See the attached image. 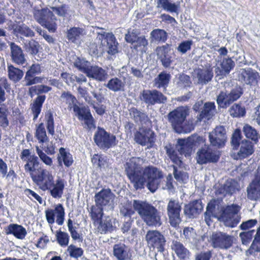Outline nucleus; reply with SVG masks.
I'll return each mask as SVG.
<instances>
[{"label": "nucleus", "instance_id": "obj_1", "mask_svg": "<svg viewBox=\"0 0 260 260\" xmlns=\"http://www.w3.org/2000/svg\"><path fill=\"white\" fill-rule=\"evenodd\" d=\"M33 180L43 190H49L51 196L54 198H60L64 188V180L58 179L55 183L51 173L46 169H42L38 176H32Z\"/></svg>", "mask_w": 260, "mask_h": 260}, {"label": "nucleus", "instance_id": "obj_2", "mask_svg": "<svg viewBox=\"0 0 260 260\" xmlns=\"http://www.w3.org/2000/svg\"><path fill=\"white\" fill-rule=\"evenodd\" d=\"M133 206L146 225L156 227L162 224L160 212L152 205L141 200H134Z\"/></svg>", "mask_w": 260, "mask_h": 260}, {"label": "nucleus", "instance_id": "obj_3", "mask_svg": "<svg viewBox=\"0 0 260 260\" xmlns=\"http://www.w3.org/2000/svg\"><path fill=\"white\" fill-rule=\"evenodd\" d=\"M162 177V172L157 168L153 166L145 167L141 172L136 189L144 188L146 183L148 189L154 192L158 188L159 179Z\"/></svg>", "mask_w": 260, "mask_h": 260}, {"label": "nucleus", "instance_id": "obj_4", "mask_svg": "<svg viewBox=\"0 0 260 260\" xmlns=\"http://www.w3.org/2000/svg\"><path fill=\"white\" fill-rule=\"evenodd\" d=\"M60 98L69 104V108H73L75 115L79 120L84 121V124L88 128L93 127L94 120L88 107H79L76 104V98L70 92L63 91Z\"/></svg>", "mask_w": 260, "mask_h": 260}, {"label": "nucleus", "instance_id": "obj_5", "mask_svg": "<svg viewBox=\"0 0 260 260\" xmlns=\"http://www.w3.org/2000/svg\"><path fill=\"white\" fill-rule=\"evenodd\" d=\"M188 115V109L184 107H179L169 113V122L176 132L188 133L193 129L194 127L192 124H189L187 127L184 126L183 123Z\"/></svg>", "mask_w": 260, "mask_h": 260}, {"label": "nucleus", "instance_id": "obj_6", "mask_svg": "<svg viewBox=\"0 0 260 260\" xmlns=\"http://www.w3.org/2000/svg\"><path fill=\"white\" fill-rule=\"evenodd\" d=\"M240 210L241 207L234 204L223 207L219 220L225 226L234 228L240 221L241 218Z\"/></svg>", "mask_w": 260, "mask_h": 260}, {"label": "nucleus", "instance_id": "obj_7", "mask_svg": "<svg viewBox=\"0 0 260 260\" xmlns=\"http://www.w3.org/2000/svg\"><path fill=\"white\" fill-rule=\"evenodd\" d=\"M144 162V159L141 157H132L124 165L125 174L135 189L141 172V166Z\"/></svg>", "mask_w": 260, "mask_h": 260}, {"label": "nucleus", "instance_id": "obj_8", "mask_svg": "<svg viewBox=\"0 0 260 260\" xmlns=\"http://www.w3.org/2000/svg\"><path fill=\"white\" fill-rule=\"evenodd\" d=\"M182 203L177 199H171L167 206V215L169 222L174 227H177L181 221L180 213L182 209Z\"/></svg>", "mask_w": 260, "mask_h": 260}, {"label": "nucleus", "instance_id": "obj_9", "mask_svg": "<svg viewBox=\"0 0 260 260\" xmlns=\"http://www.w3.org/2000/svg\"><path fill=\"white\" fill-rule=\"evenodd\" d=\"M243 92V89L240 86L235 87L230 92L221 91L217 97V103L220 108H226L234 102L238 100Z\"/></svg>", "mask_w": 260, "mask_h": 260}, {"label": "nucleus", "instance_id": "obj_10", "mask_svg": "<svg viewBox=\"0 0 260 260\" xmlns=\"http://www.w3.org/2000/svg\"><path fill=\"white\" fill-rule=\"evenodd\" d=\"M35 19L49 31L54 32L56 29V18L50 10H42L37 11L34 13Z\"/></svg>", "mask_w": 260, "mask_h": 260}, {"label": "nucleus", "instance_id": "obj_11", "mask_svg": "<svg viewBox=\"0 0 260 260\" xmlns=\"http://www.w3.org/2000/svg\"><path fill=\"white\" fill-rule=\"evenodd\" d=\"M93 32L96 34L98 42H105L107 46H109V54H114L117 52L116 39L113 34L106 32L103 28L99 27H95Z\"/></svg>", "mask_w": 260, "mask_h": 260}, {"label": "nucleus", "instance_id": "obj_12", "mask_svg": "<svg viewBox=\"0 0 260 260\" xmlns=\"http://www.w3.org/2000/svg\"><path fill=\"white\" fill-rule=\"evenodd\" d=\"M154 133L149 128L142 127L134 134L135 141L141 146L152 147L155 142Z\"/></svg>", "mask_w": 260, "mask_h": 260}, {"label": "nucleus", "instance_id": "obj_13", "mask_svg": "<svg viewBox=\"0 0 260 260\" xmlns=\"http://www.w3.org/2000/svg\"><path fill=\"white\" fill-rule=\"evenodd\" d=\"M208 138L212 146L216 148L223 147L227 139L225 127L221 125L216 126L209 133Z\"/></svg>", "mask_w": 260, "mask_h": 260}, {"label": "nucleus", "instance_id": "obj_14", "mask_svg": "<svg viewBox=\"0 0 260 260\" xmlns=\"http://www.w3.org/2000/svg\"><path fill=\"white\" fill-rule=\"evenodd\" d=\"M95 143L103 149H108L116 145V137L107 133L103 128H99L94 136Z\"/></svg>", "mask_w": 260, "mask_h": 260}, {"label": "nucleus", "instance_id": "obj_15", "mask_svg": "<svg viewBox=\"0 0 260 260\" xmlns=\"http://www.w3.org/2000/svg\"><path fill=\"white\" fill-rule=\"evenodd\" d=\"M141 100L148 106L164 104L167 98L161 92L156 90H144L141 94Z\"/></svg>", "mask_w": 260, "mask_h": 260}, {"label": "nucleus", "instance_id": "obj_16", "mask_svg": "<svg viewBox=\"0 0 260 260\" xmlns=\"http://www.w3.org/2000/svg\"><path fill=\"white\" fill-rule=\"evenodd\" d=\"M115 194L110 189H103L94 196V201L98 206L113 210L114 208V201Z\"/></svg>", "mask_w": 260, "mask_h": 260}, {"label": "nucleus", "instance_id": "obj_17", "mask_svg": "<svg viewBox=\"0 0 260 260\" xmlns=\"http://www.w3.org/2000/svg\"><path fill=\"white\" fill-rule=\"evenodd\" d=\"M145 239L148 244L154 248H156L157 251H164L166 240L164 235L158 231H148L145 236Z\"/></svg>", "mask_w": 260, "mask_h": 260}, {"label": "nucleus", "instance_id": "obj_18", "mask_svg": "<svg viewBox=\"0 0 260 260\" xmlns=\"http://www.w3.org/2000/svg\"><path fill=\"white\" fill-rule=\"evenodd\" d=\"M210 239L214 248L228 249L233 243V237L223 232L213 233Z\"/></svg>", "mask_w": 260, "mask_h": 260}, {"label": "nucleus", "instance_id": "obj_19", "mask_svg": "<svg viewBox=\"0 0 260 260\" xmlns=\"http://www.w3.org/2000/svg\"><path fill=\"white\" fill-rule=\"evenodd\" d=\"M171 45L168 44L158 46L155 53L157 59L165 68H169L174 61V58L170 54Z\"/></svg>", "mask_w": 260, "mask_h": 260}, {"label": "nucleus", "instance_id": "obj_20", "mask_svg": "<svg viewBox=\"0 0 260 260\" xmlns=\"http://www.w3.org/2000/svg\"><path fill=\"white\" fill-rule=\"evenodd\" d=\"M213 77L212 69L210 68H196L192 73V80L197 85H206Z\"/></svg>", "mask_w": 260, "mask_h": 260}, {"label": "nucleus", "instance_id": "obj_21", "mask_svg": "<svg viewBox=\"0 0 260 260\" xmlns=\"http://www.w3.org/2000/svg\"><path fill=\"white\" fill-rule=\"evenodd\" d=\"M205 148H202L197 153V162L200 164L208 162H216L219 158V153L216 150L211 149L209 145L204 144Z\"/></svg>", "mask_w": 260, "mask_h": 260}, {"label": "nucleus", "instance_id": "obj_22", "mask_svg": "<svg viewBox=\"0 0 260 260\" xmlns=\"http://www.w3.org/2000/svg\"><path fill=\"white\" fill-rule=\"evenodd\" d=\"M36 150L40 159L47 166H51L53 164L51 158L47 154L52 155L55 152V147L51 142L46 143H41L40 146H36Z\"/></svg>", "mask_w": 260, "mask_h": 260}, {"label": "nucleus", "instance_id": "obj_23", "mask_svg": "<svg viewBox=\"0 0 260 260\" xmlns=\"http://www.w3.org/2000/svg\"><path fill=\"white\" fill-rule=\"evenodd\" d=\"M259 80V73L251 68L242 69L239 75L240 81L250 86H256Z\"/></svg>", "mask_w": 260, "mask_h": 260}, {"label": "nucleus", "instance_id": "obj_24", "mask_svg": "<svg viewBox=\"0 0 260 260\" xmlns=\"http://www.w3.org/2000/svg\"><path fill=\"white\" fill-rule=\"evenodd\" d=\"M246 190L249 200L260 201V167L258 168L255 178L247 186Z\"/></svg>", "mask_w": 260, "mask_h": 260}, {"label": "nucleus", "instance_id": "obj_25", "mask_svg": "<svg viewBox=\"0 0 260 260\" xmlns=\"http://www.w3.org/2000/svg\"><path fill=\"white\" fill-rule=\"evenodd\" d=\"M64 209L60 204H57L54 209H48L45 211L46 219L49 224H53L54 222L56 216V222L58 225H62L64 220Z\"/></svg>", "mask_w": 260, "mask_h": 260}, {"label": "nucleus", "instance_id": "obj_26", "mask_svg": "<svg viewBox=\"0 0 260 260\" xmlns=\"http://www.w3.org/2000/svg\"><path fill=\"white\" fill-rule=\"evenodd\" d=\"M11 60L18 66H23L26 63L25 55L22 48L14 42H10Z\"/></svg>", "mask_w": 260, "mask_h": 260}, {"label": "nucleus", "instance_id": "obj_27", "mask_svg": "<svg viewBox=\"0 0 260 260\" xmlns=\"http://www.w3.org/2000/svg\"><path fill=\"white\" fill-rule=\"evenodd\" d=\"M86 75L88 78L99 82L105 81L108 77L107 72L98 66H90Z\"/></svg>", "mask_w": 260, "mask_h": 260}, {"label": "nucleus", "instance_id": "obj_28", "mask_svg": "<svg viewBox=\"0 0 260 260\" xmlns=\"http://www.w3.org/2000/svg\"><path fill=\"white\" fill-rule=\"evenodd\" d=\"M113 254L117 260H129L132 256L130 248L122 243L114 245Z\"/></svg>", "mask_w": 260, "mask_h": 260}, {"label": "nucleus", "instance_id": "obj_29", "mask_svg": "<svg viewBox=\"0 0 260 260\" xmlns=\"http://www.w3.org/2000/svg\"><path fill=\"white\" fill-rule=\"evenodd\" d=\"M203 206L201 200H195L186 205L184 208V213L189 218L198 215L202 211Z\"/></svg>", "mask_w": 260, "mask_h": 260}, {"label": "nucleus", "instance_id": "obj_30", "mask_svg": "<svg viewBox=\"0 0 260 260\" xmlns=\"http://www.w3.org/2000/svg\"><path fill=\"white\" fill-rule=\"evenodd\" d=\"M220 66L215 67V73L216 76H225L234 68L235 63L231 58H224Z\"/></svg>", "mask_w": 260, "mask_h": 260}, {"label": "nucleus", "instance_id": "obj_31", "mask_svg": "<svg viewBox=\"0 0 260 260\" xmlns=\"http://www.w3.org/2000/svg\"><path fill=\"white\" fill-rule=\"evenodd\" d=\"M6 235H13L16 238L20 240L24 239L27 232L25 229L21 225L10 224L5 229Z\"/></svg>", "mask_w": 260, "mask_h": 260}, {"label": "nucleus", "instance_id": "obj_32", "mask_svg": "<svg viewBox=\"0 0 260 260\" xmlns=\"http://www.w3.org/2000/svg\"><path fill=\"white\" fill-rule=\"evenodd\" d=\"M237 182L233 179H228L225 183L221 184L217 190V193L225 196L226 194L232 195L237 188Z\"/></svg>", "mask_w": 260, "mask_h": 260}, {"label": "nucleus", "instance_id": "obj_33", "mask_svg": "<svg viewBox=\"0 0 260 260\" xmlns=\"http://www.w3.org/2000/svg\"><path fill=\"white\" fill-rule=\"evenodd\" d=\"M130 115L136 123L141 125H147L151 122L146 113L138 110L135 108L130 110Z\"/></svg>", "mask_w": 260, "mask_h": 260}, {"label": "nucleus", "instance_id": "obj_34", "mask_svg": "<svg viewBox=\"0 0 260 260\" xmlns=\"http://www.w3.org/2000/svg\"><path fill=\"white\" fill-rule=\"evenodd\" d=\"M216 111L214 102H207L204 104L203 108L200 114L197 116L199 121H202L204 118L210 119L214 114Z\"/></svg>", "mask_w": 260, "mask_h": 260}, {"label": "nucleus", "instance_id": "obj_35", "mask_svg": "<svg viewBox=\"0 0 260 260\" xmlns=\"http://www.w3.org/2000/svg\"><path fill=\"white\" fill-rule=\"evenodd\" d=\"M238 156L240 159L246 158L254 152L253 146L251 142L244 139L241 142Z\"/></svg>", "mask_w": 260, "mask_h": 260}, {"label": "nucleus", "instance_id": "obj_36", "mask_svg": "<svg viewBox=\"0 0 260 260\" xmlns=\"http://www.w3.org/2000/svg\"><path fill=\"white\" fill-rule=\"evenodd\" d=\"M171 248L180 258L184 259L189 258L190 255L189 251L180 242L173 240Z\"/></svg>", "mask_w": 260, "mask_h": 260}, {"label": "nucleus", "instance_id": "obj_37", "mask_svg": "<svg viewBox=\"0 0 260 260\" xmlns=\"http://www.w3.org/2000/svg\"><path fill=\"white\" fill-rule=\"evenodd\" d=\"M85 34L83 28L74 27L68 30L67 37L70 41L78 44L80 43L81 38Z\"/></svg>", "mask_w": 260, "mask_h": 260}, {"label": "nucleus", "instance_id": "obj_38", "mask_svg": "<svg viewBox=\"0 0 260 260\" xmlns=\"http://www.w3.org/2000/svg\"><path fill=\"white\" fill-rule=\"evenodd\" d=\"M115 228V226L113 225L112 219L107 216L101 220L96 230L99 233L106 234L107 232H112Z\"/></svg>", "mask_w": 260, "mask_h": 260}, {"label": "nucleus", "instance_id": "obj_39", "mask_svg": "<svg viewBox=\"0 0 260 260\" xmlns=\"http://www.w3.org/2000/svg\"><path fill=\"white\" fill-rule=\"evenodd\" d=\"M88 46L90 52L95 55L103 51H107L108 53L109 49V46H107L105 42H98L96 39L94 41L90 42Z\"/></svg>", "mask_w": 260, "mask_h": 260}, {"label": "nucleus", "instance_id": "obj_40", "mask_svg": "<svg viewBox=\"0 0 260 260\" xmlns=\"http://www.w3.org/2000/svg\"><path fill=\"white\" fill-rule=\"evenodd\" d=\"M171 79V75L165 72H161L154 80V86L157 88L166 89Z\"/></svg>", "mask_w": 260, "mask_h": 260}, {"label": "nucleus", "instance_id": "obj_41", "mask_svg": "<svg viewBox=\"0 0 260 260\" xmlns=\"http://www.w3.org/2000/svg\"><path fill=\"white\" fill-rule=\"evenodd\" d=\"M40 162L38 156L32 155L29 156L26 160V163L24 168L26 172L29 173L31 176H34V173L39 168Z\"/></svg>", "mask_w": 260, "mask_h": 260}, {"label": "nucleus", "instance_id": "obj_42", "mask_svg": "<svg viewBox=\"0 0 260 260\" xmlns=\"http://www.w3.org/2000/svg\"><path fill=\"white\" fill-rule=\"evenodd\" d=\"M46 99L44 95H38L31 105V111L33 114V120H35L38 117L41 111L42 105Z\"/></svg>", "mask_w": 260, "mask_h": 260}, {"label": "nucleus", "instance_id": "obj_43", "mask_svg": "<svg viewBox=\"0 0 260 260\" xmlns=\"http://www.w3.org/2000/svg\"><path fill=\"white\" fill-rule=\"evenodd\" d=\"M7 72L9 78L15 83L19 81L24 75L22 70L12 64L8 65Z\"/></svg>", "mask_w": 260, "mask_h": 260}, {"label": "nucleus", "instance_id": "obj_44", "mask_svg": "<svg viewBox=\"0 0 260 260\" xmlns=\"http://www.w3.org/2000/svg\"><path fill=\"white\" fill-rule=\"evenodd\" d=\"M105 86L114 92L123 91L125 87V82L117 77H114L108 81Z\"/></svg>", "mask_w": 260, "mask_h": 260}, {"label": "nucleus", "instance_id": "obj_45", "mask_svg": "<svg viewBox=\"0 0 260 260\" xmlns=\"http://www.w3.org/2000/svg\"><path fill=\"white\" fill-rule=\"evenodd\" d=\"M168 34L161 29H155L150 34V39L151 43L165 42L167 40Z\"/></svg>", "mask_w": 260, "mask_h": 260}, {"label": "nucleus", "instance_id": "obj_46", "mask_svg": "<svg viewBox=\"0 0 260 260\" xmlns=\"http://www.w3.org/2000/svg\"><path fill=\"white\" fill-rule=\"evenodd\" d=\"M179 5L172 3L169 0H157V7L162 8L165 11L171 13H176L178 14V9Z\"/></svg>", "mask_w": 260, "mask_h": 260}, {"label": "nucleus", "instance_id": "obj_47", "mask_svg": "<svg viewBox=\"0 0 260 260\" xmlns=\"http://www.w3.org/2000/svg\"><path fill=\"white\" fill-rule=\"evenodd\" d=\"M57 159L59 166L62 165V161H63L66 167H69L73 162L72 155L66 151L65 149L62 147L59 149V153Z\"/></svg>", "mask_w": 260, "mask_h": 260}, {"label": "nucleus", "instance_id": "obj_48", "mask_svg": "<svg viewBox=\"0 0 260 260\" xmlns=\"http://www.w3.org/2000/svg\"><path fill=\"white\" fill-rule=\"evenodd\" d=\"M8 109L6 105L0 102V126L6 129L9 124L8 119Z\"/></svg>", "mask_w": 260, "mask_h": 260}, {"label": "nucleus", "instance_id": "obj_49", "mask_svg": "<svg viewBox=\"0 0 260 260\" xmlns=\"http://www.w3.org/2000/svg\"><path fill=\"white\" fill-rule=\"evenodd\" d=\"M242 131L247 138L250 139L255 142L257 141L259 135L254 127L248 124H245L243 126Z\"/></svg>", "mask_w": 260, "mask_h": 260}, {"label": "nucleus", "instance_id": "obj_50", "mask_svg": "<svg viewBox=\"0 0 260 260\" xmlns=\"http://www.w3.org/2000/svg\"><path fill=\"white\" fill-rule=\"evenodd\" d=\"M35 137L40 143H46L48 142V138L46 134V129L43 123H41L37 127Z\"/></svg>", "mask_w": 260, "mask_h": 260}, {"label": "nucleus", "instance_id": "obj_51", "mask_svg": "<svg viewBox=\"0 0 260 260\" xmlns=\"http://www.w3.org/2000/svg\"><path fill=\"white\" fill-rule=\"evenodd\" d=\"M51 87L45 85H39L31 86L29 88L28 92L31 97H32L35 94H40L42 93H47L51 91Z\"/></svg>", "mask_w": 260, "mask_h": 260}, {"label": "nucleus", "instance_id": "obj_52", "mask_svg": "<svg viewBox=\"0 0 260 260\" xmlns=\"http://www.w3.org/2000/svg\"><path fill=\"white\" fill-rule=\"evenodd\" d=\"M230 115L233 117H243L246 113L245 109L239 104H234L229 109Z\"/></svg>", "mask_w": 260, "mask_h": 260}, {"label": "nucleus", "instance_id": "obj_53", "mask_svg": "<svg viewBox=\"0 0 260 260\" xmlns=\"http://www.w3.org/2000/svg\"><path fill=\"white\" fill-rule=\"evenodd\" d=\"M43 79L41 77L35 76V75L26 72L24 78V86H29L38 83H42Z\"/></svg>", "mask_w": 260, "mask_h": 260}, {"label": "nucleus", "instance_id": "obj_54", "mask_svg": "<svg viewBox=\"0 0 260 260\" xmlns=\"http://www.w3.org/2000/svg\"><path fill=\"white\" fill-rule=\"evenodd\" d=\"M40 45L37 41L34 40L26 41L24 43V48L25 51L31 55H36L39 51Z\"/></svg>", "mask_w": 260, "mask_h": 260}, {"label": "nucleus", "instance_id": "obj_55", "mask_svg": "<svg viewBox=\"0 0 260 260\" xmlns=\"http://www.w3.org/2000/svg\"><path fill=\"white\" fill-rule=\"evenodd\" d=\"M74 66L77 68L79 71L84 73L85 74L90 68V62L86 60L84 58L77 57L73 62Z\"/></svg>", "mask_w": 260, "mask_h": 260}, {"label": "nucleus", "instance_id": "obj_56", "mask_svg": "<svg viewBox=\"0 0 260 260\" xmlns=\"http://www.w3.org/2000/svg\"><path fill=\"white\" fill-rule=\"evenodd\" d=\"M45 120L48 133L52 136L54 134V122L53 113L51 110L46 112L45 115Z\"/></svg>", "mask_w": 260, "mask_h": 260}, {"label": "nucleus", "instance_id": "obj_57", "mask_svg": "<svg viewBox=\"0 0 260 260\" xmlns=\"http://www.w3.org/2000/svg\"><path fill=\"white\" fill-rule=\"evenodd\" d=\"M14 31L26 37H33L35 36L34 32L24 24L16 25L14 28Z\"/></svg>", "mask_w": 260, "mask_h": 260}, {"label": "nucleus", "instance_id": "obj_58", "mask_svg": "<svg viewBox=\"0 0 260 260\" xmlns=\"http://www.w3.org/2000/svg\"><path fill=\"white\" fill-rule=\"evenodd\" d=\"M183 234L184 238L188 242L194 243L196 242L197 235L194 229L192 227H185L183 229Z\"/></svg>", "mask_w": 260, "mask_h": 260}, {"label": "nucleus", "instance_id": "obj_59", "mask_svg": "<svg viewBox=\"0 0 260 260\" xmlns=\"http://www.w3.org/2000/svg\"><path fill=\"white\" fill-rule=\"evenodd\" d=\"M187 142H188V144H189L193 149L196 147L205 144V139L198 135H193L187 139Z\"/></svg>", "mask_w": 260, "mask_h": 260}, {"label": "nucleus", "instance_id": "obj_60", "mask_svg": "<svg viewBox=\"0 0 260 260\" xmlns=\"http://www.w3.org/2000/svg\"><path fill=\"white\" fill-rule=\"evenodd\" d=\"M58 243L62 247L67 246L69 242V236L68 233L60 230L57 231L55 234Z\"/></svg>", "mask_w": 260, "mask_h": 260}, {"label": "nucleus", "instance_id": "obj_61", "mask_svg": "<svg viewBox=\"0 0 260 260\" xmlns=\"http://www.w3.org/2000/svg\"><path fill=\"white\" fill-rule=\"evenodd\" d=\"M103 208L101 206H98L96 203L91 207L90 214L93 220H98L102 218L103 215Z\"/></svg>", "mask_w": 260, "mask_h": 260}, {"label": "nucleus", "instance_id": "obj_62", "mask_svg": "<svg viewBox=\"0 0 260 260\" xmlns=\"http://www.w3.org/2000/svg\"><path fill=\"white\" fill-rule=\"evenodd\" d=\"M186 140H179L177 149L180 154L189 153L192 149V147L188 144Z\"/></svg>", "mask_w": 260, "mask_h": 260}, {"label": "nucleus", "instance_id": "obj_63", "mask_svg": "<svg viewBox=\"0 0 260 260\" xmlns=\"http://www.w3.org/2000/svg\"><path fill=\"white\" fill-rule=\"evenodd\" d=\"M70 257L78 258L81 257L83 254V250L81 248L77 247L74 245H70L67 249Z\"/></svg>", "mask_w": 260, "mask_h": 260}, {"label": "nucleus", "instance_id": "obj_64", "mask_svg": "<svg viewBox=\"0 0 260 260\" xmlns=\"http://www.w3.org/2000/svg\"><path fill=\"white\" fill-rule=\"evenodd\" d=\"M140 32L137 29L129 28L125 35V41L129 43L134 44L135 40L139 36Z\"/></svg>", "mask_w": 260, "mask_h": 260}]
</instances>
